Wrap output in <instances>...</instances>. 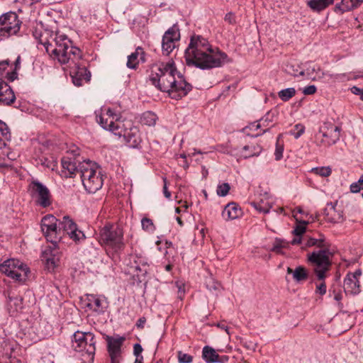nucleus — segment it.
I'll use <instances>...</instances> for the list:
<instances>
[{"instance_id":"1","label":"nucleus","mask_w":363,"mask_h":363,"mask_svg":"<svg viewBox=\"0 0 363 363\" xmlns=\"http://www.w3.org/2000/svg\"><path fill=\"white\" fill-rule=\"evenodd\" d=\"M39 43L43 45L48 55L61 65H69V74L75 86H80L90 80V72L85 65L80 62L82 56L81 50L74 46L66 35L45 30L40 36Z\"/></svg>"},{"instance_id":"2","label":"nucleus","mask_w":363,"mask_h":363,"mask_svg":"<svg viewBox=\"0 0 363 363\" xmlns=\"http://www.w3.org/2000/svg\"><path fill=\"white\" fill-rule=\"evenodd\" d=\"M149 80L157 89L168 93L174 99L182 98L192 89L191 84L177 71L172 60L152 65Z\"/></svg>"},{"instance_id":"3","label":"nucleus","mask_w":363,"mask_h":363,"mask_svg":"<svg viewBox=\"0 0 363 363\" xmlns=\"http://www.w3.org/2000/svg\"><path fill=\"white\" fill-rule=\"evenodd\" d=\"M184 57L188 66L201 69L220 67L229 61L224 52L212 47L206 38L196 35L191 37Z\"/></svg>"},{"instance_id":"4","label":"nucleus","mask_w":363,"mask_h":363,"mask_svg":"<svg viewBox=\"0 0 363 363\" xmlns=\"http://www.w3.org/2000/svg\"><path fill=\"white\" fill-rule=\"evenodd\" d=\"M99 241L110 257H119L125 247L123 227L118 224H106L99 231Z\"/></svg>"},{"instance_id":"5","label":"nucleus","mask_w":363,"mask_h":363,"mask_svg":"<svg viewBox=\"0 0 363 363\" xmlns=\"http://www.w3.org/2000/svg\"><path fill=\"white\" fill-rule=\"evenodd\" d=\"M96 341L91 333L77 331L72 338V347L76 352H82V356L86 357V359L93 362L96 351Z\"/></svg>"},{"instance_id":"6","label":"nucleus","mask_w":363,"mask_h":363,"mask_svg":"<svg viewBox=\"0 0 363 363\" xmlns=\"http://www.w3.org/2000/svg\"><path fill=\"white\" fill-rule=\"evenodd\" d=\"M333 253L328 248L320 249L308 255V259L313 265V271L319 280H324L325 274L331 265Z\"/></svg>"},{"instance_id":"7","label":"nucleus","mask_w":363,"mask_h":363,"mask_svg":"<svg viewBox=\"0 0 363 363\" xmlns=\"http://www.w3.org/2000/svg\"><path fill=\"white\" fill-rule=\"evenodd\" d=\"M97 123L104 130L120 134L123 130V121L110 108H103L95 112Z\"/></svg>"},{"instance_id":"8","label":"nucleus","mask_w":363,"mask_h":363,"mask_svg":"<svg viewBox=\"0 0 363 363\" xmlns=\"http://www.w3.org/2000/svg\"><path fill=\"white\" fill-rule=\"evenodd\" d=\"M341 128L330 122L324 123L315 135V142L319 147H329L335 144L340 138Z\"/></svg>"},{"instance_id":"9","label":"nucleus","mask_w":363,"mask_h":363,"mask_svg":"<svg viewBox=\"0 0 363 363\" xmlns=\"http://www.w3.org/2000/svg\"><path fill=\"white\" fill-rule=\"evenodd\" d=\"M0 272L13 279L21 281L27 278L29 269L21 261L9 259L0 264Z\"/></svg>"},{"instance_id":"10","label":"nucleus","mask_w":363,"mask_h":363,"mask_svg":"<svg viewBox=\"0 0 363 363\" xmlns=\"http://www.w3.org/2000/svg\"><path fill=\"white\" fill-rule=\"evenodd\" d=\"M21 21L14 12H8L0 16V41L16 35L21 28Z\"/></svg>"},{"instance_id":"11","label":"nucleus","mask_w":363,"mask_h":363,"mask_svg":"<svg viewBox=\"0 0 363 363\" xmlns=\"http://www.w3.org/2000/svg\"><path fill=\"white\" fill-rule=\"evenodd\" d=\"M58 220L52 215H47L41 220V230L48 241L50 242L54 247L57 246V242L61 238L59 232Z\"/></svg>"},{"instance_id":"12","label":"nucleus","mask_w":363,"mask_h":363,"mask_svg":"<svg viewBox=\"0 0 363 363\" xmlns=\"http://www.w3.org/2000/svg\"><path fill=\"white\" fill-rule=\"evenodd\" d=\"M29 187L30 195L38 206L46 208L51 205V194L46 186L38 180H33Z\"/></svg>"},{"instance_id":"13","label":"nucleus","mask_w":363,"mask_h":363,"mask_svg":"<svg viewBox=\"0 0 363 363\" xmlns=\"http://www.w3.org/2000/svg\"><path fill=\"white\" fill-rule=\"evenodd\" d=\"M123 130H122L120 134H115L118 137H123L125 143L130 147H138L142 139L140 138V131L135 126L132 125L130 121H123Z\"/></svg>"},{"instance_id":"14","label":"nucleus","mask_w":363,"mask_h":363,"mask_svg":"<svg viewBox=\"0 0 363 363\" xmlns=\"http://www.w3.org/2000/svg\"><path fill=\"white\" fill-rule=\"evenodd\" d=\"M127 264L130 267V272L135 274L138 279L145 277L148 273L147 259L140 255H130Z\"/></svg>"},{"instance_id":"15","label":"nucleus","mask_w":363,"mask_h":363,"mask_svg":"<svg viewBox=\"0 0 363 363\" xmlns=\"http://www.w3.org/2000/svg\"><path fill=\"white\" fill-rule=\"evenodd\" d=\"M180 40V33L178 27L174 25L164 34L162 41V53L169 55L175 48V43Z\"/></svg>"},{"instance_id":"16","label":"nucleus","mask_w":363,"mask_h":363,"mask_svg":"<svg viewBox=\"0 0 363 363\" xmlns=\"http://www.w3.org/2000/svg\"><path fill=\"white\" fill-rule=\"evenodd\" d=\"M65 231L74 241H80L85 238L84 233L78 230L76 223L68 216H64L59 221V232Z\"/></svg>"},{"instance_id":"17","label":"nucleus","mask_w":363,"mask_h":363,"mask_svg":"<svg viewBox=\"0 0 363 363\" xmlns=\"http://www.w3.org/2000/svg\"><path fill=\"white\" fill-rule=\"evenodd\" d=\"M79 174L83 184L95 176H102L96 164L89 160H84L79 164Z\"/></svg>"},{"instance_id":"18","label":"nucleus","mask_w":363,"mask_h":363,"mask_svg":"<svg viewBox=\"0 0 363 363\" xmlns=\"http://www.w3.org/2000/svg\"><path fill=\"white\" fill-rule=\"evenodd\" d=\"M86 306L96 314H102L108 307V302L104 296L89 294L86 296Z\"/></svg>"},{"instance_id":"19","label":"nucleus","mask_w":363,"mask_h":363,"mask_svg":"<svg viewBox=\"0 0 363 363\" xmlns=\"http://www.w3.org/2000/svg\"><path fill=\"white\" fill-rule=\"evenodd\" d=\"M81 162L73 157L67 156L62 157L61 160V176L65 178L75 176L77 173H79V164Z\"/></svg>"},{"instance_id":"20","label":"nucleus","mask_w":363,"mask_h":363,"mask_svg":"<svg viewBox=\"0 0 363 363\" xmlns=\"http://www.w3.org/2000/svg\"><path fill=\"white\" fill-rule=\"evenodd\" d=\"M362 271L357 269L354 273H348L344 279V290L345 293L357 294L360 291L359 278Z\"/></svg>"},{"instance_id":"21","label":"nucleus","mask_w":363,"mask_h":363,"mask_svg":"<svg viewBox=\"0 0 363 363\" xmlns=\"http://www.w3.org/2000/svg\"><path fill=\"white\" fill-rule=\"evenodd\" d=\"M16 342L11 340H4L0 342V362L12 363L10 360L16 347Z\"/></svg>"},{"instance_id":"22","label":"nucleus","mask_w":363,"mask_h":363,"mask_svg":"<svg viewBox=\"0 0 363 363\" xmlns=\"http://www.w3.org/2000/svg\"><path fill=\"white\" fill-rule=\"evenodd\" d=\"M125 338L124 337H108V351L110 356H116L121 354V346L123 345Z\"/></svg>"},{"instance_id":"23","label":"nucleus","mask_w":363,"mask_h":363,"mask_svg":"<svg viewBox=\"0 0 363 363\" xmlns=\"http://www.w3.org/2000/svg\"><path fill=\"white\" fill-rule=\"evenodd\" d=\"M242 210L235 203L227 204L222 211V217L224 220H234L242 216Z\"/></svg>"},{"instance_id":"24","label":"nucleus","mask_w":363,"mask_h":363,"mask_svg":"<svg viewBox=\"0 0 363 363\" xmlns=\"http://www.w3.org/2000/svg\"><path fill=\"white\" fill-rule=\"evenodd\" d=\"M15 94L10 86L5 82L0 90V104L9 106L14 102Z\"/></svg>"},{"instance_id":"25","label":"nucleus","mask_w":363,"mask_h":363,"mask_svg":"<svg viewBox=\"0 0 363 363\" xmlns=\"http://www.w3.org/2000/svg\"><path fill=\"white\" fill-rule=\"evenodd\" d=\"M362 2L363 0H342L336 4L335 11L342 14L358 7Z\"/></svg>"},{"instance_id":"26","label":"nucleus","mask_w":363,"mask_h":363,"mask_svg":"<svg viewBox=\"0 0 363 363\" xmlns=\"http://www.w3.org/2000/svg\"><path fill=\"white\" fill-rule=\"evenodd\" d=\"M139 57L142 61L145 60L144 51L140 47L136 48L135 52H132L130 55L128 56L126 66L130 69H136L139 64Z\"/></svg>"},{"instance_id":"27","label":"nucleus","mask_w":363,"mask_h":363,"mask_svg":"<svg viewBox=\"0 0 363 363\" xmlns=\"http://www.w3.org/2000/svg\"><path fill=\"white\" fill-rule=\"evenodd\" d=\"M103 182L102 176H95L88 182H85L83 186L89 193L94 194L102 187Z\"/></svg>"},{"instance_id":"28","label":"nucleus","mask_w":363,"mask_h":363,"mask_svg":"<svg viewBox=\"0 0 363 363\" xmlns=\"http://www.w3.org/2000/svg\"><path fill=\"white\" fill-rule=\"evenodd\" d=\"M287 273L292 274L294 280L296 282L306 280L308 277L306 269L302 266L297 267L294 270L290 267H288Z\"/></svg>"},{"instance_id":"29","label":"nucleus","mask_w":363,"mask_h":363,"mask_svg":"<svg viewBox=\"0 0 363 363\" xmlns=\"http://www.w3.org/2000/svg\"><path fill=\"white\" fill-rule=\"evenodd\" d=\"M202 357L206 363L219 362V355L210 346H205L202 350Z\"/></svg>"},{"instance_id":"30","label":"nucleus","mask_w":363,"mask_h":363,"mask_svg":"<svg viewBox=\"0 0 363 363\" xmlns=\"http://www.w3.org/2000/svg\"><path fill=\"white\" fill-rule=\"evenodd\" d=\"M250 205L258 212L263 213H268L272 208V203L267 198L261 199L258 201H251Z\"/></svg>"},{"instance_id":"31","label":"nucleus","mask_w":363,"mask_h":363,"mask_svg":"<svg viewBox=\"0 0 363 363\" xmlns=\"http://www.w3.org/2000/svg\"><path fill=\"white\" fill-rule=\"evenodd\" d=\"M11 132L8 125L0 120V148L6 146L7 143L11 140Z\"/></svg>"},{"instance_id":"32","label":"nucleus","mask_w":363,"mask_h":363,"mask_svg":"<svg viewBox=\"0 0 363 363\" xmlns=\"http://www.w3.org/2000/svg\"><path fill=\"white\" fill-rule=\"evenodd\" d=\"M262 152L261 146L258 145H245L242 147V150L240 153L241 157L245 159L258 156Z\"/></svg>"},{"instance_id":"33","label":"nucleus","mask_w":363,"mask_h":363,"mask_svg":"<svg viewBox=\"0 0 363 363\" xmlns=\"http://www.w3.org/2000/svg\"><path fill=\"white\" fill-rule=\"evenodd\" d=\"M334 0H310L308 6L313 11H320L333 3Z\"/></svg>"},{"instance_id":"34","label":"nucleus","mask_w":363,"mask_h":363,"mask_svg":"<svg viewBox=\"0 0 363 363\" xmlns=\"http://www.w3.org/2000/svg\"><path fill=\"white\" fill-rule=\"evenodd\" d=\"M158 118L152 111L144 112L140 116V123L148 126H154Z\"/></svg>"},{"instance_id":"35","label":"nucleus","mask_w":363,"mask_h":363,"mask_svg":"<svg viewBox=\"0 0 363 363\" xmlns=\"http://www.w3.org/2000/svg\"><path fill=\"white\" fill-rule=\"evenodd\" d=\"M259 123L262 128V132L261 133L256 134V137L266 133L271 127L273 126V117L269 113H268L259 121Z\"/></svg>"},{"instance_id":"36","label":"nucleus","mask_w":363,"mask_h":363,"mask_svg":"<svg viewBox=\"0 0 363 363\" xmlns=\"http://www.w3.org/2000/svg\"><path fill=\"white\" fill-rule=\"evenodd\" d=\"M326 220L330 223H338L342 220V215L335 211L334 206L331 204L329 211L326 213Z\"/></svg>"},{"instance_id":"37","label":"nucleus","mask_w":363,"mask_h":363,"mask_svg":"<svg viewBox=\"0 0 363 363\" xmlns=\"http://www.w3.org/2000/svg\"><path fill=\"white\" fill-rule=\"evenodd\" d=\"M44 259L46 261L47 265L49 268L54 269L57 266L59 262V257L55 254V250L51 252L50 255H48L47 252H45Z\"/></svg>"},{"instance_id":"38","label":"nucleus","mask_w":363,"mask_h":363,"mask_svg":"<svg viewBox=\"0 0 363 363\" xmlns=\"http://www.w3.org/2000/svg\"><path fill=\"white\" fill-rule=\"evenodd\" d=\"M206 286L209 291L216 293L220 291L221 289L220 284L216 281L211 275L206 279Z\"/></svg>"},{"instance_id":"39","label":"nucleus","mask_w":363,"mask_h":363,"mask_svg":"<svg viewBox=\"0 0 363 363\" xmlns=\"http://www.w3.org/2000/svg\"><path fill=\"white\" fill-rule=\"evenodd\" d=\"M323 75L325 76L328 80H330L333 82H345V81H347L350 79V77L345 73H340V74L323 73Z\"/></svg>"},{"instance_id":"40","label":"nucleus","mask_w":363,"mask_h":363,"mask_svg":"<svg viewBox=\"0 0 363 363\" xmlns=\"http://www.w3.org/2000/svg\"><path fill=\"white\" fill-rule=\"evenodd\" d=\"M306 245L308 247L316 246L320 249L328 248L323 238L318 239L309 238L306 241Z\"/></svg>"},{"instance_id":"41","label":"nucleus","mask_w":363,"mask_h":363,"mask_svg":"<svg viewBox=\"0 0 363 363\" xmlns=\"http://www.w3.org/2000/svg\"><path fill=\"white\" fill-rule=\"evenodd\" d=\"M296 94V90L293 87L281 90L279 93V97L284 101H289Z\"/></svg>"},{"instance_id":"42","label":"nucleus","mask_w":363,"mask_h":363,"mask_svg":"<svg viewBox=\"0 0 363 363\" xmlns=\"http://www.w3.org/2000/svg\"><path fill=\"white\" fill-rule=\"evenodd\" d=\"M142 229L147 233H152L155 232L156 228L153 221L148 218H143L141 220Z\"/></svg>"},{"instance_id":"43","label":"nucleus","mask_w":363,"mask_h":363,"mask_svg":"<svg viewBox=\"0 0 363 363\" xmlns=\"http://www.w3.org/2000/svg\"><path fill=\"white\" fill-rule=\"evenodd\" d=\"M294 216L296 218V221L299 223L294 228V234L296 236H300L305 233L306 226L308 223V221H298V218H297L296 214H294Z\"/></svg>"},{"instance_id":"44","label":"nucleus","mask_w":363,"mask_h":363,"mask_svg":"<svg viewBox=\"0 0 363 363\" xmlns=\"http://www.w3.org/2000/svg\"><path fill=\"white\" fill-rule=\"evenodd\" d=\"M311 172L323 177H329L332 172L329 167H315L311 169Z\"/></svg>"},{"instance_id":"45","label":"nucleus","mask_w":363,"mask_h":363,"mask_svg":"<svg viewBox=\"0 0 363 363\" xmlns=\"http://www.w3.org/2000/svg\"><path fill=\"white\" fill-rule=\"evenodd\" d=\"M305 131V127L301 123H298L294 125V128L290 131L291 135H294L296 139H298Z\"/></svg>"},{"instance_id":"46","label":"nucleus","mask_w":363,"mask_h":363,"mask_svg":"<svg viewBox=\"0 0 363 363\" xmlns=\"http://www.w3.org/2000/svg\"><path fill=\"white\" fill-rule=\"evenodd\" d=\"M363 189V174L360 177L357 182L351 184L350 191L352 193H358Z\"/></svg>"},{"instance_id":"47","label":"nucleus","mask_w":363,"mask_h":363,"mask_svg":"<svg viewBox=\"0 0 363 363\" xmlns=\"http://www.w3.org/2000/svg\"><path fill=\"white\" fill-rule=\"evenodd\" d=\"M279 138H277V143H276V149L274 152V156L276 160H280L283 157V152H284V145L282 144H280L279 143Z\"/></svg>"},{"instance_id":"48","label":"nucleus","mask_w":363,"mask_h":363,"mask_svg":"<svg viewBox=\"0 0 363 363\" xmlns=\"http://www.w3.org/2000/svg\"><path fill=\"white\" fill-rule=\"evenodd\" d=\"M177 357L179 363H191L193 361V357L191 355L184 353L182 351L177 352Z\"/></svg>"},{"instance_id":"49","label":"nucleus","mask_w":363,"mask_h":363,"mask_svg":"<svg viewBox=\"0 0 363 363\" xmlns=\"http://www.w3.org/2000/svg\"><path fill=\"white\" fill-rule=\"evenodd\" d=\"M230 190V185L228 183H223L218 186L217 194L220 196H225Z\"/></svg>"},{"instance_id":"50","label":"nucleus","mask_w":363,"mask_h":363,"mask_svg":"<svg viewBox=\"0 0 363 363\" xmlns=\"http://www.w3.org/2000/svg\"><path fill=\"white\" fill-rule=\"evenodd\" d=\"M315 67H313L311 69L308 68L306 70H301L298 74H294L295 76H306L308 78L314 79L313 72H315Z\"/></svg>"},{"instance_id":"51","label":"nucleus","mask_w":363,"mask_h":363,"mask_svg":"<svg viewBox=\"0 0 363 363\" xmlns=\"http://www.w3.org/2000/svg\"><path fill=\"white\" fill-rule=\"evenodd\" d=\"M284 247L285 244L283 241L280 240H276L271 250L277 253H281V249Z\"/></svg>"},{"instance_id":"52","label":"nucleus","mask_w":363,"mask_h":363,"mask_svg":"<svg viewBox=\"0 0 363 363\" xmlns=\"http://www.w3.org/2000/svg\"><path fill=\"white\" fill-rule=\"evenodd\" d=\"M316 90L315 85H309L303 88V93L305 95H312L316 92Z\"/></svg>"},{"instance_id":"53","label":"nucleus","mask_w":363,"mask_h":363,"mask_svg":"<svg viewBox=\"0 0 363 363\" xmlns=\"http://www.w3.org/2000/svg\"><path fill=\"white\" fill-rule=\"evenodd\" d=\"M143 349L142 346L139 343H136V344L134 345V346H133V354L136 357V358H138V357H143L141 355V353L143 352Z\"/></svg>"},{"instance_id":"54","label":"nucleus","mask_w":363,"mask_h":363,"mask_svg":"<svg viewBox=\"0 0 363 363\" xmlns=\"http://www.w3.org/2000/svg\"><path fill=\"white\" fill-rule=\"evenodd\" d=\"M243 346L247 350L255 351L257 347V343L252 341H245L243 343Z\"/></svg>"},{"instance_id":"55","label":"nucleus","mask_w":363,"mask_h":363,"mask_svg":"<svg viewBox=\"0 0 363 363\" xmlns=\"http://www.w3.org/2000/svg\"><path fill=\"white\" fill-rule=\"evenodd\" d=\"M315 291L320 295H324L326 293V285L323 281L317 285Z\"/></svg>"},{"instance_id":"56","label":"nucleus","mask_w":363,"mask_h":363,"mask_svg":"<svg viewBox=\"0 0 363 363\" xmlns=\"http://www.w3.org/2000/svg\"><path fill=\"white\" fill-rule=\"evenodd\" d=\"M350 90L353 94L359 96V98L361 99V97L363 94V89H361L356 86H354L350 89Z\"/></svg>"},{"instance_id":"57","label":"nucleus","mask_w":363,"mask_h":363,"mask_svg":"<svg viewBox=\"0 0 363 363\" xmlns=\"http://www.w3.org/2000/svg\"><path fill=\"white\" fill-rule=\"evenodd\" d=\"M9 65V60H3L0 62V74H4L5 70Z\"/></svg>"},{"instance_id":"58","label":"nucleus","mask_w":363,"mask_h":363,"mask_svg":"<svg viewBox=\"0 0 363 363\" xmlns=\"http://www.w3.org/2000/svg\"><path fill=\"white\" fill-rule=\"evenodd\" d=\"M163 181H164V186H163L164 195L167 199H169L171 198V193H170V191H168L166 178H164Z\"/></svg>"},{"instance_id":"59","label":"nucleus","mask_w":363,"mask_h":363,"mask_svg":"<svg viewBox=\"0 0 363 363\" xmlns=\"http://www.w3.org/2000/svg\"><path fill=\"white\" fill-rule=\"evenodd\" d=\"M17 77H18V74H17L16 69L11 72H8L6 74V78L9 82L14 81L16 79H17Z\"/></svg>"},{"instance_id":"60","label":"nucleus","mask_w":363,"mask_h":363,"mask_svg":"<svg viewBox=\"0 0 363 363\" xmlns=\"http://www.w3.org/2000/svg\"><path fill=\"white\" fill-rule=\"evenodd\" d=\"M9 298L10 302H13L14 304H16V306H21L22 303V298L20 297H18V296L13 297V296H9Z\"/></svg>"},{"instance_id":"61","label":"nucleus","mask_w":363,"mask_h":363,"mask_svg":"<svg viewBox=\"0 0 363 363\" xmlns=\"http://www.w3.org/2000/svg\"><path fill=\"white\" fill-rule=\"evenodd\" d=\"M250 130H257L258 129H262L261 125L259 124V121L254 122L251 123L249 127Z\"/></svg>"},{"instance_id":"62","label":"nucleus","mask_w":363,"mask_h":363,"mask_svg":"<svg viewBox=\"0 0 363 363\" xmlns=\"http://www.w3.org/2000/svg\"><path fill=\"white\" fill-rule=\"evenodd\" d=\"M111 363H121V355H116V356H110Z\"/></svg>"},{"instance_id":"63","label":"nucleus","mask_w":363,"mask_h":363,"mask_svg":"<svg viewBox=\"0 0 363 363\" xmlns=\"http://www.w3.org/2000/svg\"><path fill=\"white\" fill-rule=\"evenodd\" d=\"M145 318H140L137 323H136V325L138 327V328H143L144 327V325L145 323Z\"/></svg>"},{"instance_id":"64","label":"nucleus","mask_w":363,"mask_h":363,"mask_svg":"<svg viewBox=\"0 0 363 363\" xmlns=\"http://www.w3.org/2000/svg\"><path fill=\"white\" fill-rule=\"evenodd\" d=\"M333 294H334V299L335 301H340L342 299V296L340 292H336L335 291H333Z\"/></svg>"}]
</instances>
